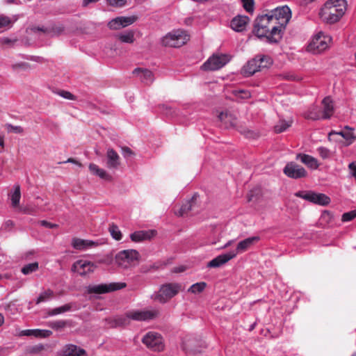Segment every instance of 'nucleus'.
I'll return each mask as SVG.
<instances>
[{
    "label": "nucleus",
    "instance_id": "obj_29",
    "mask_svg": "<svg viewBox=\"0 0 356 356\" xmlns=\"http://www.w3.org/2000/svg\"><path fill=\"white\" fill-rule=\"evenodd\" d=\"M17 19H13L8 16L0 14V33L12 28Z\"/></svg>",
    "mask_w": 356,
    "mask_h": 356
},
{
    "label": "nucleus",
    "instance_id": "obj_53",
    "mask_svg": "<svg viewBox=\"0 0 356 356\" xmlns=\"http://www.w3.org/2000/svg\"><path fill=\"white\" fill-rule=\"evenodd\" d=\"M319 155L323 159H327L330 156V150L324 147H320L317 149Z\"/></svg>",
    "mask_w": 356,
    "mask_h": 356
},
{
    "label": "nucleus",
    "instance_id": "obj_31",
    "mask_svg": "<svg viewBox=\"0 0 356 356\" xmlns=\"http://www.w3.org/2000/svg\"><path fill=\"white\" fill-rule=\"evenodd\" d=\"M346 131L343 136V138L345 140V141L343 142V145L348 147L352 145L355 141L356 136L353 132L354 129L348 126H346Z\"/></svg>",
    "mask_w": 356,
    "mask_h": 356
},
{
    "label": "nucleus",
    "instance_id": "obj_27",
    "mask_svg": "<svg viewBox=\"0 0 356 356\" xmlns=\"http://www.w3.org/2000/svg\"><path fill=\"white\" fill-rule=\"evenodd\" d=\"M243 74L248 76L253 75L258 71H260L256 56L247 63V64L243 67Z\"/></svg>",
    "mask_w": 356,
    "mask_h": 356
},
{
    "label": "nucleus",
    "instance_id": "obj_14",
    "mask_svg": "<svg viewBox=\"0 0 356 356\" xmlns=\"http://www.w3.org/2000/svg\"><path fill=\"white\" fill-rule=\"evenodd\" d=\"M284 172L287 177L293 179H299L307 175V172L303 167L293 162L286 165Z\"/></svg>",
    "mask_w": 356,
    "mask_h": 356
},
{
    "label": "nucleus",
    "instance_id": "obj_63",
    "mask_svg": "<svg viewBox=\"0 0 356 356\" xmlns=\"http://www.w3.org/2000/svg\"><path fill=\"white\" fill-rule=\"evenodd\" d=\"M314 1L315 0H300V4L302 6H307Z\"/></svg>",
    "mask_w": 356,
    "mask_h": 356
},
{
    "label": "nucleus",
    "instance_id": "obj_41",
    "mask_svg": "<svg viewBox=\"0 0 356 356\" xmlns=\"http://www.w3.org/2000/svg\"><path fill=\"white\" fill-rule=\"evenodd\" d=\"M39 266H38V262H33V263H31V264H26L25 265L21 270V272L24 274V275H29L33 272H35L36 270H38Z\"/></svg>",
    "mask_w": 356,
    "mask_h": 356
},
{
    "label": "nucleus",
    "instance_id": "obj_47",
    "mask_svg": "<svg viewBox=\"0 0 356 356\" xmlns=\"http://www.w3.org/2000/svg\"><path fill=\"white\" fill-rule=\"evenodd\" d=\"M6 127L8 132H13L15 134H22L24 131V129L21 126H14L11 124H6Z\"/></svg>",
    "mask_w": 356,
    "mask_h": 356
},
{
    "label": "nucleus",
    "instance_id": "obj_44",
    "mask_svg": "<svg viewBox=\"0 0 356 356\" xmlns=\"http://www.w3.org/2000/svg\"><path fill=\"white\" fill-rule=\"evenodd\" d=\"M20 210L24 214L35 216L38 212V207L31 204H27L22 207Z\"/></svg>",
    "mask_w": 356,
    "mask_h": 356
},
{
    "label": "nucleus",
    "instance_id": "obj_10",
    "mask_svg": "<svg viewBox=\"0 0 356 356\" xmlns=\"http://www.w3.org/2000/svg\"><path fill=\"white\" fill-rule=\"evenodd\" d=\"M126 286L127 284L124 282H111L90 285L88 287V292L89 293L104 294L122 289Z\"/></svg>",
    "mask_w": 356,
    "mask_h": 356
},
{
    "label": "nucleus",
    "instance_id": "obj_58",
    "mask_svg": "<svg viewBox=\"0 0 356 356\" xmlns=\"http://www.w3.org/2000/svg\"><path fill=\"white\" fill-rule=\"evenodd\" d=\"M346 127H344V129L342 131H332L329 134V138L330 139V137L333 135H339L343 138V136H344V134L346 133Z\"/></svg>",
    "mask_w": 356,
    "mask_h": 356
},
{
    "label": "nucleus",
    "instance_id": "obj_23",
    "mask_svg": "<svg viewBox=\"0 0 356 356\" xmlns=\"http://www.w3.org/2000/svg\"><path fill=\"white\" fill-rule=\"evenodd\" d=\"M260 240L259 236H252L247 238L241 241H240L236 248L234 251V252L236 253V255L238 254L244 252L246 251L248 248H250L252 245H253L255 243L259 241Z\"/></svg>",
    "mask_w": 356,
    "mask_h": 356
},
{
    "label": "nucleus",
    "instance_id": "obj_17",
    "mask_svg": "<svg viewBox=\"0 0 356 356\" xmlns=\"http://www.w3.org/2000/svg\"><path fill=\"white\" fill-rule=\"evenodd\" d=\"M249 22L250 18L248 17L245 15H237L232 19L230 26L236 32H242L245 30Z\"/></svg>",
    "mask_w": 356,
    "mask_h": 356
},
{
    "label": "nucleus",
    "instance_id": "obj_39",
    "mask_svg": "<svg viewBox=\"0 0 356 356\" xmlns=\"http://www.w3.org/2000/svg\"><path fill=\"white\" fill-rule=\"evenodd\" d=\"M119 40L125 43H133L134 41V34L132 31L122 33L118 35Z\"/></svg>",
    "mask_w": 356,
    "mask_h": 356
},
{
    "label": "nucleus",
    "instance_id": "obj_37",
    "mask_svg": "<svg viewBox=\"0 0 356 356\" xmlns=\"http://www.w3.org/2000/svg\"><path fill=\"white\" fill-rule=\"evenodd\" d=\"M232 94L236 101L247 99L250 97L251 95L248 90H234Z\"/></svg>",
    "mask_w": 356,
    "mask_h": 356
},
{
    "label": "nucleus",
    "instance_id": "obj_62",
    "mask_svg": "<svg viewBox=\"0 0 356 356\" xmlns=\"http://www.w3.org/2000/svg\"><path fill=\"white\" fill-rule=\"evenodd\" d=\"M66 163H75L79 166L81 165V164L79 162H78L76 160L72 159V158L68 159L67 161H66Z\"/></svg>",
    "mask_w": 356,
    "mask_h": 356
},
{
    "label": "nucleus",
    "instance_id": "obj_42",
    "mask_svg": "<svg viewBox=\"0 0 356 356\" xmlns=\"http://www.w3.org/2000/svg\"><path fill=\"white\" fill-rule=\"evenodd\" d=\"M108 229L111 235L114 239L116 241H120L122 239V234L117 225L112 224L109 226Z\"/></svg>",
    "mask_w": 356,
    "mask_h": 356
},
{
    "label": "nucleus",
    "instance_id": "obj_48",
    "mask_svg": "<svg viewBox=\"0 0 356 356\" xmlns=\"http://www.w3.org/2000/svg\"><path fill=\"white\" fill-rule=\"evenodd\" d=\"M127 0H106L107 3L113 7L121 8L126 5Z\"/></svg>",
    "mask_w": 356,
    "mask_h": 356
},
{
    "label": "nucleus",
    "instance_id": "obj_36",
    "mask_svg": "<svg viewBox=\"0 0 356 356\" xmlns=\"http://www.w3.org/2000/svg\"><path fill=\"white\" fill-rule=\"evenodd\" d=\"M321 114L318 108L314 106L305 113V118L313 120H321L322 119Z\"/></svg>",
    "mask_w": 356,
    "mask_h": 356
},
{
    "label": "nucleus",
    "instance_id": "obj_30",
    "mask_svg": "<svg viewBox=\"0 0 356 356\" xmlns=\"http://www.w3.org/2000/svg\"><path fill=\"white\" fill-rule=\"evenodd\" d=\"M197 195L194 194L189 201H188L186 204H183L181 207L179 209V211L175 212L176 215L179 216H182L184 214L187 213L189 211L192 210L193 204H195L197 200Z\"/></svg>",
    "mask_w": 356,
    "mask_h": 356
},
{
    "label": "nucleus",
    "instance_id": "obj_12",
    "mask_svg": "<svg viewBox=\"0 0 356 356\" xmlns=\"http://www.w3.org/2000/svg\"><path fill=\"white\" fill-rule=\"evenodd\" d=\"M229 61L226 54L213 55L202 66L204 70H218L225 66Z\"/></svg>",
    "mask_w": 356,
    "mask_h": 356
},
{
    "label": "nucleus",
    "instance_id": "obj_3",
    "mask_svg": "<svg viewBox=\"0 0 356 356\" xmlns=\"http://www.w3.org/2000/svg\"><path fill=\"white\" fill-rule=\"evenodd\" d=\"M182 290V286L179 283H167L160 286L159 291L151 296V298L161 304L167 302Z\"/></svg>",
    "mask_w": 356,
    "mask_h": 356
},
{
    "label": "nucleus",
    "instance_id": "obj_59",
    "mask_svg": "<svg viewBox=\"0 0 356 356\" xmlns=\"http://www.w3.org/2000/svg\"><path fill=\"white\" fill-rule=\"evenodd\" d=\"M162 107L166 115H172V113H175V111H171L172 108L170 106H168V105H163Z\"/></svg>",
    "mask_w": 356,
    "mask_h": 356
},
{
    "label": "nucleus",
    "instance_id": "obj_55",
    "mask_svg": "<svg viewBox=\"0 0 356 356\" xmlns=\"http://www.w3.org/2000/svg\"><path fill=\"white\" fill-rule=\"evenodd\" d=\"M122 154L124 158H128L134 155L133 151L128 147H122Z\"/></svg>",
    "mask_w": 356,
    "mask_h": 356
},
{
    "label": "nucleus",
    "instance_id": "obj_28",
    "mask_svg": "<svg viewBox=\"0 0 356 356\" xmlns=\"http://www.w3.org/2000/svg\"><path fill=\"white\" fill-rule=\"evenodd\" d=\"M89 170L93 175L98 176L101 179L105 180H111V176L106 172V171L102 168H100L97 165L90 163L89 165Z\"/></svg>",
    "mask_w": 356,
    "mask_h": 356
},
{
    "label": "nucleus",
    "instance_id": "obj_57",
    "mask_svg": "<svg viewBox=\"0 0 356 356\" xmlns=\"http://www.w3.org/2000/svg\"><path fill=\"white\" fill-rule=\"evenodd\" d=\"M348 168L350 171V174L356 180V165L354 163H350L348 165Z\"/></svg>",
    "mask_w": 356,
    "mask_h": 356
},
{
    "label": "nucleus",
    "instance_id": "obj_8",
    "mask_svg": "<svg viewBox=\"0 0 356 356\" xmlns=\"http://www.w3.org/2000/svg\"><path fill=\"white\" fill-rule=\"evenodd\" d=\"M295 196L321 206H326L330 202V198L325 194L312 191H300L295 193Z\"/></svg>",
    "mask_w": 356,
    "mask_h": 356
},
{
    "label": "nucleus",
    "instance_id": "obj_6",
    "mask_svg": "<svg viewBox=\"0 0 356 356\" xmlns=\"http://www.w3.org/2000/svg\"><path fill=\"white\" fill-rule=\"evenodd\" d=\"M139 259V253L135 250H124L119 252L115 257L116 264L122 268L127 269L135 264Z\"/></svg>",
    "mask_w": 356,
    "mask_h": 356
},
{
    "label": "nucleus",
    "instance_id": "obj_11",
    "mask_svg": "<svg viewBox=\"0 0 356 356\" xmlns=\"http://www.w3.org/2000/svg\"><path fill=\"white\" fill-rule=\"evenodd\" d=\"M129 319L137 321H149L159 317V311L156 309L149 310H131L127 312Z\"/></svg>",
    "mask_w": 356,
    "mask_h": 356
},
{
    "label": "nucleus",
    "instance_id": "obj_4",
    "mask_svg": "<svg viewBox=\"0 0 356 356\" xmlns=\"http://www.w3.org/2000/svg\"><path fill=\"white\" fill-rule=\"evenodd\" d=\"M268 15L274 24L277 25L279 29H281V33L283 34L284 30L291 18V11L289 7L287 6L277 7L270 11Z\"/></svg>",
    "mask_w": 356,
    "mask_h": 356
},
{
    "label": "nucleus",
    "instance_id": "obj_54",
    "mask_svg": "<svg viewBox=\"0 0 356 356\" xmlns=\"http://www.w3.org/2000/svg\"><path fill=\"white\" fill-rule=\"evenodd\" d=\"M15 226V222L11 220H7L4 222L2 229L6 232H10Z\"/></svg>",
    "mask_w": 356,
    "mask_h": 356
},
{
    "label": "nucleus",
    "instance_id": "obj_18",
    "mask_svg": "<svg viewBox=\"0 0 356 356\" xmlns=\"http://www.w3.org/2000/svg\"><path fill=\"white\" fill-rule=\"evenodd\" d=\"M120 165V156L113 149L108 148L106 152V167L110 170H115Z\"/></svg>",
    "mask_w": 356,
    "mask_h": 356
},
{
    "label": "nucleus",
    "instance_id": "obj_61",
    "mask_svg": "<svg viewBox=\"0 0 356 356\" xmlns=\"http://www.w3.org/2000/svg\"><path fill=\"white\" fill-rule=\"evenodd\" d=\"M99 0H83L82 6L83 7L88 6L90 3H96Z\"/></svg>",
    "mask_w": 356,
    "mask_h": 356
},
{
    "label": "nucleus",
    "instance_id": "obj_19",
    "mask_svg": "<svg viewBox=\"0 0 356 356\" xmlns=\"http://www.w3.org/2000/svg\"><path fill=\"white\" fill-rule=\"evenodd\" d=\"M60 356H87V353L76 345L68 344L61 350Z\"/></svg>",
    "mask_w": 356,
    "mask_h": 356
},
{
    "label": "nucleus",
    "instance_id": "obj_38",
    "mask_svg": "<svg viewBox=\"0 0 356 356\" xmlns=\"http://www.w3.org/2000/svg\"><path fill=\"white\" fill-rule=\"evenodd\" d=\"M291 126V121L280 120L274 127L275 132L277 134L286 131Z\"/></svg>",
    "mask_w": 356,
    "mask_h": 356
},
{
    "label": "nucleus",
    "instance_id": "obj_13",
    "mask_svg": "<svg viewBox=\"0 0 356 356\" xmlns=\"http://www.w3.org/2000/svg\"><path fill=\"white\" fill-rule=\"evenodd\" d=\"M95 267L96 265L93 262L81 259L73 264L72 270L79 275L84 276L93 272Z\"/></svg>",
    "mask_w": 356,
    "mask_h": 356
},
{
    "label": "nucleus",
    "instance_id": "obj_25",
    "mask_svg": "<svg viewBox=\"0 0 356 356\" xmlns=\"http://www.w3.org/2000/svg\"><path fill=\"white\" fill-rule=\"evenodd\" d=\"M73 248L78 250H86L92 248L97 245V243L90 241L84 240L81 238H74L72 243Z\"/></svg>",
    "mask_w": 356,
    "mask_h": 356
},
{
    "label": "nucleus",
    "instance_id": "obj_49",
    "mask_svg": "<svg viewBox=\"0 0 356 356\" xmlns=\"http://www.w3.org/2000/svg\"><path fill=\"white\" fill-rule=\"evenodd\" d=\"M17 42V39L8 37H0V44L11 47Z\"/></svg>",
    "mask_w": 356,
    "mask_h": 356
},
{
    "label": "nucleus",
    "instance_id": "obj_51",
    "mask_svg": "<svg viewBox=\"0 0 356 356\" xmlns=\"http://www.w3.org/2000/svg\"><path fill=\"white\" fill-rule=\"evenodd\" d=\"M66 325V322L63 320L56 321L50 323V327L54 330H59Z\"/></svg>",
    "mask_w": 356,
    "mask_h": 356
},
{
    "label": "nucleus",
    "instance_id": "obj_33",
    "mask_svg": "<svg viewBox=\"0 0 356 356\" xmlns=\"http://www.w3.org/2000/svg\"><path fill=\"white\" fill-rule=\"evenodd\" d=\"M21 198V192H20V186L18 184L14 186V191L13 192L10 200L11 204L13 207H17L19 204V201Z\"/></svg>",
    "mask_w": 356,
    "mask_h": 356
},
{
    "label": "nucleus",
    "instance_id": "obj_5",
    "mask_svg": "<svg viewBox=\"0 0 356 356\" xmlns=\"http://www.w3.org/2000/svg\"><path fill=\"white\" fill-rule=\"evenodd\" d=\"M189 40V35L186 31L178 29L167 33L161 39L163 46L170 47H180Z\"/></svg>",
    "mask_w": 356,
    "mask_h": 356
},
{
    "label": "nucleus",
    "instance_id": "obj_22",
    "mask_svg": "<svg viewBox=\"0 0 356 356\" xmlns=\"http://www.w3.org/2000/svg\"><path fill=\"white\" fill-rule=\"evenodd\" d=\"M106 321L110 327L116 328L128 325L129 318L127 317L126 314L125 316H116L113 318H106Z\"/></svg>",
    "mask_w": 356,
    "mask_h": 356
},
{
    "label": "nucleus",
    "instance_id": "obj_40",
    "mask_svg": "<svg viewBox=\"0 0 356 356\" xmlns=\"http://www.w3.org/2000/svg\"><path fill=\"white\" fill-rule=\"evenodd\" d=\"M207 284L204 282H197L191 285L188 289V291L191 293H199L204 290Z\"/></svg>",
    "mask_w": 356,
    "mask_h": 356
},
{
    "label": "nucleus",
    "instance_id": "obj_52",
    "mask_svg": "<svg viewBox=\"0 0 356 356\" xmlns=\"http://www.w3.org/2000/svg\"><path fill=\"white\" fill-rule=\"evenodd\" d=\"M58 94L60 97H62L66 99H70V100H75L76 99V97L73 94H72L71 92L66 91V90H60L58 92Z\"/></svg>",
    "mask_w": 356,
    "mask_h": 356
},
{
    "label": "nucleus",
    "instance_id": "obj_24",
    "mask_svg": "<svg viewBox=\"0 0 356 356\" xmlns=\"http://www.w3.org/2000/svg\"><path fill=\"white\" fill-rule=\"evenodd\" d=\"M322 119L325 120L330 118L334 113V105L332 99L330 97H325L322 101Z\"/></svg>",
    "mask_w": 356,
    "mask_h": 356
},
{
    "label": "nucleus",
    "instance_id": "obj_16",
    "mask_svg": "<svg viewBox=\"0 0 356 356\" xmlns=\"http://www.w3.org/2000/svg\"><path fill=\"white\" fill-rule=\"evenodd\" d=\"M236 256V253L234 251H230L225 254H222L212 260H211L207 264V267L209 268H218L226 264L227 261L234 258Z\"/></svg>",
    "mask_w": 356,
    "mask_h": 356
},
{
    "label": "nucleus",
    "instance_id": "obj_32",
    "mask_svg": "<svg viewBox=\"0 0 356 356\" xmlns=\"http://www.w3.org/2000/svg\"><path fill=\"white\" fill-rule=\"evenodd\" d=\"M256 58L258 61L260 70L264 68L269 67L273 63L272 58L269 56L259 54L256 56Z\"/></svg>",
    "mask_w": 356,
    "mask_h": 356
},
{
    "label": "nucleus",
    "instance_id": "obj_26",
    "mask_svg": "<svg viewBox=\"0 0 356 356\" xmlns=\"http://www.w3.org/2000/svg\"><path fill=\"white\" fill-rule=\"evenodd\" d=\"M296 159L300 160L302 163L311 169L316 170L319 166L317 159L310 155L298 154L296 156Z\"/></svg>",
    "mask_w": 356,
    "mask_h": 356
},
{
    "label": "nucleus",
    "instance_id": "obj_1",
    "mask_svg": "<svg viewBox=\"0 0 356 356\" xmlns=\"http://www.w3.org/2000/svg\"><path fill=\"white\" fill-rule=\"evenodd\" d=\"M254 33L259 38L266 37L270 43H277L282 38L281 29L271 20L268 13L255 19Z\"/></svg>",
    "mask_w": 356,
    "mask_h": 356
},
{
    "label": "nucleus",
    "instance_id": "obj_50",
    "mask_svg": "<svg viewBox=\"0 0 356 356\" xmlns=\"http://www.w3.org/2000/svg\"><path fill=\"white\" fill-rule=\"evenodd\" d=\"M244 9L248 12H252L254 10V1L253 0H241Z\"/></svg>",
    "mask_w": 356,
    "mask_h": 356
},
{
    "label": "nucleus",
    "instance_id": "obj_2",
    "mask_svg": "<svg viewBox=\"0 0 356 356\" xmlns=\"http://www.w3.org/2000/svg\"><path fill=\"white\" fill-rule=\"evenodd\" d=\"M346 8V0H328L321 9L319 15L323 22L334 24L343 17Z\"/></svg>",
    "mask_w": 356,
    "mask_h": 356
},
{
    "label": "nucleus",
    "instance_id": "obj_7",
    "mask_svg": "<svg viewBox=\"0 0 356 356\" xmlns=\"http://www.w3.org/2000/svg\"><path fill=\"white\" fill-rule=\"evenodd\" d=\"M331 40L332 38L330 35L319 32L312 39L307 50L314 54H321L328 48Z\"/></svg>",
    "mask_w": 356,
    "mask_h": 356
},
{
    "label": "nucleus",
    "instance_id": "obj_45",
    "mask_svg": "<svg viewBox=\"0 0 356 356\" xmlns=\"http://www.w3.org/2000/svg\"><path fill=\"white\" fill-rule=\"evenodd\" d=\"M32 332H33L34 337L39 338L49 337L52 334V332L48 330L35 329L34 331Z\"/></svg>",
    "mask_w": 356,
    "mask_h": 356
},
{
    "label": "nucleus",
    "instance_id": "obj_15",
    "mask_svg": "<svg viewBox=\"0 0 356 356\" xmlns=\"http://www.w3.org/2000/svg\"><path fill=\"white\" fill-rule=\"evenodd\" d=\"M137 19L136 16L118 17L108 23V26L112 30H118L134 23Z\"/></svg>",
    "mask_w": 356,
    "mask_h": 356
},
{
    "label": "nucleus",
    "instance_id": "obj_64",
    "mask_svg": "<svg viewBox=\"0 0 356 356\" xmlns=\"http://www.w3.org/2000/svg\"><path fill=\"white\" fill-rule=\"evenodd\" d=\"M322 217L330 218L332 217V215H331L330 212L325 211L323 212Z\"/></svg>",
    "mask_w": 356,
    "mask_h": 356
},
{
    "label": "nucleus",
    "instance_id": "obj_43",
    "mask_svg": "<svg viewBox=\"0 0 356 356\" xmlns=\"http://www.w3.org/2000/svg\"><path fill=\"white\" fill-rule=\"evenodd\" d=\"M13 71L24 70L26 71L31 69V65L26 62H19L14 63L11 65Z\"/></svg>",
    "mask_w": 356,
    "mask_h": 356
},
{
    "label": "nucleus",
    "instance_id": "obj_35",
    "mask_svg": "<svg viewBox=\"0 0 356 356\" xmlns=\"http://www.w3.org/2000/svg\"><path fill=\"white\" fill-rule=\"evenodd\" d=\"M54 291L51 289H47L42 292L35 300L37 305L42 302H47L51 299L54 296Z\"/></svg>",
    "mask_w": 356,
    "mask_h": 356
},
{
    "label": "nucleus",
    "instance_id": "obj_34",
    "mask_svg": "<svg viewBox=\"0 0 356 356\" xmlns=\"http://www.w3.org/2000/svg\"><path fill=\"white\" fill-rule=\"evenodd\" d=\"M71 308H72V306L70 304H66L61 307H56L53 309H49L47 312V315L50 316L58 315L60 314L65 313L66 312L70 311L71 309Z\"/></svg>",
    "mask_w": 356,
    "mask_h": 356
},
{
    "label": "nucleus",
    "instance_id": "obj_9",
    "mask_svg": "<svg viewBox=\"0 0 356 356\" xmlns=\"http://www.w3.org/2000/svg\"><path fill=\"white\" fill-rule=\"evenodd\" d=\"M142 342L148 348L154 351H162L164 349V343L162 336L155 332H148L146 333L143 339Z\"/></svg>",
    "mask_w": 356,
    "mask_h": 356
},
{
    "label": "nucleus",
    "instance_id": "obj_20",
    "mask_svg": "<svg viewBox=\"0 0 356 356\" xmlns=\"http://www.w3.org/2000/svg\"><path fill=\"white\" fill-rule=\"evenodd\" d=\"M133 74L146 85H149L154 81L153 73L147 69L138 67L133 71Z\"/></svg>",
    "mask_w": 356,
    "mask_h": 356
},
{
    "label": "nucleus",
    "instance_id": "obj_56",
    "mask_svg": "<svg viewBox=\"0 0 356 356\" xmlns=\"http://www.w3.org/2000/svg\"><path fill=\"white\" fill-rule=\"evenodd\" d=\"M39 223L42 226L47 227V228H50V229L56 228L58 227V225L54 224V223H51V222H48L47 220H40L39 222Z\"/></svg>",
    "mask_w": 356,
    "mask_h": 356
},
{
    "label": "nucleus",
    "instance_id": "obj_46",
    "mask_svg": "<svg viewBox=\"0 0 356 356\" xmlns=\"http://www.w3.org/2000/svg\"><path fill=\"white\" fill-rule=\"evenodd\" d=\"M356 218V210H353L342 215L341 220L343 222H348Z\"/></svg>",
    "mask_w": 356,
    "mask_h": 356
},
{
    "label": "nucleus",
    "instance_id": "obj_21",
    "mask_svg": "<svg viewBox=\"0 0 356 356\" xmlns=\"http://www.w3.org/2000/svg\"><path fill=\"white\" fill-rule=\"evenodd\" d=\"M156 234L154 230H140L130 234V238L134 242H141L150 240Z\"/></svg>",
    "mask_w": 356,
    "mask_h": 356
},
{
    "label": "nucleus",
    "instance_id": "obj_60",
    "mask_svg": "<svg viewBox=\"0 0 356 356\" xmlns=\"http://www.w3.org/2000/svg\"><path fill=\"white\" fill-rule=\"evenodd\" d=\"M231 116H229V115L227 113H224V112H221L219 115H218V118L219 120L221 121V122H223L225 121V123L227 122H226V119L228 118H230Z\"/></svg>",
    "mask_w": 356,
    "mask_h": 356
}]
</instances>
